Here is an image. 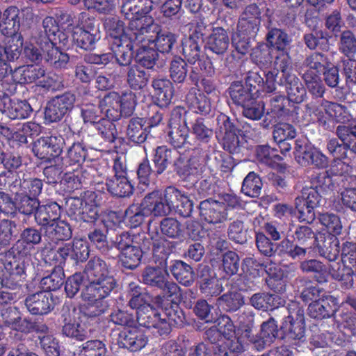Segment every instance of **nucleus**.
Here are the masks:
<instances>
[{
  "label": "nucleus",
  "instance_id": "bb28decb",
  "mask_svg": "<svg viewBox=\"0 0 356 356\" xmlns=\"http://www.w3.org/2000/svg\"><path fill=\"white\" fill-rule=\"evenodd\" d=\"M145 118L139 117H132L127 121L126 136L130 142L141 145L146 141L149 134Z\"/></svg>",
  "mask_w": 356,
  "mask_h": 356
},
{
  "label": "nucleus",
  "instance_id": "dca6fc26",
  "mask_svg": "<svg viewBox=\"0 0 356 356\" xmlns=\"http://www.w3.org/2000/svg\"><path fill=\"white\" fill-rule=\"evenodd\" d=\"M25 305L32 315H47L54 308L53 295L44 291L29 295L25 299Z\"/></svg>",
  "mask_w": 356,
  "mask_h": 356
},
{
  "label": "nucleus",
  "instance_id": "2f4dec72",
  "mask_svg": "<svg viewBox=\"0 0 356 356\" xmlns=\"http://www.w3.org/2000/svg\"><path fill=\"white\" fill-rule=\"evenodd\" d=\"M277 83L279 85L285 87L287 96L296 105L305 100L307 97V89L296 74L289 76L288 78L278 81Z\"/></svg>",
  "mask_w": 356,
  "mask_h": 356
},
{
  "label": "nucleus",
  "instance_id": "bf43d9fd",
  "mask_svg": "<svg viewBox=\"0 0 356 356\" xmlns=\"http://www.w3.org/2000/svg\"><path fill=\"white\" fill-rule=\"evenodd\" d=\"M274 52L266 43H259L252 49L250 59L259 67H266L271 64Z\"/></svg>",
  "mask_w": 356,
  "mask_h": 356
},
{
  "label": "nucleus",
  "instance_id": "13d9d810",
  "mask_svg": "<svg viewBox=\"0 0 356 356\" xmlns=\"http://www.w3.org/2000/svg\"><path fill=\"white\" fill-rule=\"evenodd\" d=\"M64 279V269L60 267H54L50 274H48L41 279L40 282V287L45 293L55 291L63 286Z\"/></svg>",
  "mask_w": 356,
  "mask_h": 356
},
{
  "label": "nucleus",
  "instance_id": "49530a36",
  "mask_svg": "<svg viewBox=\"0 0 356 356\" xmlns=\"http://www.w3.org/2000/svg\"><path fill=\"white\" fill-rule=\"evenodd\" d=\"M210 147L195 146L192 154L188 159L190 169L193 173V177L197 178L202 175L205 169V164L209 159Z\"/></svg>",
  "mask_w": 356,
  "mask_h": 356
},
{
  "label": "nucleus",
  "instance_id": "4be33fe9",
  "mask_svg": "<svg viewBox=\"0 0 356 356\" xmlns=\"http://www.w3.org/2000/svg\"><path fill=\"white\" fill-rule=\"evenodd\" d=\"M61 211L62 207L56 202L40 204L35 212V220L44 229L60 220Z\"/></svg>",
  "mask_w": 356,
  "mask_h": 356
},
{
  "label": "nucleus",
  "instance_id": "aec40b11",
  "mask_svg": "<svg viewBox=\"0 0 356 356\" xmlns=\"http://www.w3.org/2000/svg\"><path fill=\"white\" fill-rule=\"evenodd\" d=\"M38 43L43 52L45 61L56 70L66 69L70 61V56L67 53L63 52L58 47H54L49 40Z\"/></svg>",
  "mask_w": 356,
  "mask_h": 356
},
{
  "label": "nucleus",
  "instance_id": "69168bd1",
  "mask_svg": "<svg viewBox=\"0 0 356 356\" xmlns=\"http://www.w3.org/2000/svg\"><path fill=\"white\" fill-rule=\"evenodd\" d=\"M182 55L189 64L194 65L201 57L202 43L193 38H185L181 42Z\"/></svg>",
  "mask_w": 356,
  "mask_h": 356
},
{
  "label": "nucleus",
  "instance_id": "9b49d317",
  "mask_svg": "<svg viewBox=\"0 0 356 356\" xmlns=\"http://www.w3.org/2000/svg\"><path fill=\"white\" fill-rule=\"evenodd\" d=\"M32 13L29 8L19 10L17 6H8L1 12L0 19V31L3 35H15L21 34L19 30L22 24L26 21Z\"/></svg>",
  "mask_w": 356,
  "mask_h": 356
},
{
  "label": "nucleus",
  "instance_id": "864d4df0",
  "mask_svg": "<svg viewBox=\"0 0 356 356\" xmlns=\"http://www.w3.org/2000/svg\"><path fill=\"white\" fill-rule=\"evenodd\" d=\"M6 111L9 118L21 120L29 118L33 113V108L27 100L13 98L10 99Z\"/></svg>",
  "mask_w": 356,
  "mask_h": 356
},
{
  "label": "nucleus",
  "instance_id": "e433bc0d",
  "mask_svg": "<svg viewBox=\"0 0 356 356\" xmlns=\"http://www.w3.org/2000/svg\"><path fill=\"white\" fill-rule=\"evenodd\" d=\"M177 152L166 145L158 146L153 150L152 162L155 169V177L162 175L171 163Z\"/></svg>",
  "mask_w": 356,
  "mask_h": 356
},
{
  "label": "nucleus",
  "instance_id": "de8ad7c7",
  "mask_svg": "<svg viewBox=\"0 0 356 356\" xmlns=\"http://www.w3.org/2000/svg\"><path fill=\"white\" fill-rule=\"evenodd\" d=\"M280 257H288L293 260L305 257L307 248L298 245L296 241L285 238L276 244V253Z\"/></svg>",
  "mask_w": 356,
  "mask_h": 356
},
{
  "label": "nucleus",
  "instance_id": "09e8293b",
  "mask_svg": "<svg viewBox=\"0 0 356 356\" xmlns=\"http://www.w3.org/2000/svg\"><path fill=\"white\" fill-rule=\"evenodd\" d=\"M300 268L304 273L313 274L315 281L318 284H324L327 282V268L319 260L314 259L304 260L300 262Z\"/></svg>",
  "mask_w": 356,
  "mask_h": 356
},
{
  "label": "nucleus",
  "instance_id": "6e6552de",
  "mask_svg": "<svg viewBox=\"0 0 356 356\" xmlns=\"http://www.w3.org/2000/svg\"><path fill=\"white\" fill-rule=\"evenodd\" d=\"M75 100V95L70 92L53 97L44 109L45 122L49 124L60 121L73 108Z\"/></svg>",
  "mask_w": 356,
  "mask_h": 356
},
{
  "label": "nucleus",
  "instance_id": "b1692460",
  "mask_svg": "<svg viewBox=\"0 0 356 356\" xmlns=\"http://www.w3.org/2000/svg\"><path fill=\"white\" fill-rule=\"evenodd\" d=\"M143 244V248L134 245L120 253V260L124 268L134 270L140 264L143 254L150 248L151 239L145 238Z\"/></svg>",
  "mask_w": 356,
  "mask_h": 356
},
{
  "label": "nucleus",
  "instance_id": "412c9836",
  "mask_svg": "<svg viewBox=\"0 0 356 356\" xmlns=\"http://www.w3.org/2000/svg\"><path fill=\"white\" fill-rule=\"evenodd\" d=\"M156 97V104L165 108L169 106L175 95L173 83L165 77L154 78L152 81Z\"/></svg>",
  "mask_w": 356,
  "mask_h": 356
},
{
  "label": "nucleus",
  "instance_id": "7c9ffc66",
  "mask_svg": "<svg viewBox=\"0 0 356 356\" xmlns=\"http://www.w3.org/2000/svg\"><path fill=\"white\" fill-rule=\"evenodd\" d=\"M100 193L92 191H86V204H84L80 214V220L90 224H94L98 219V207L102 204Z\"/></svg>",
  "mask_w": 356,
  "mask_h": 356
},
{
  "label": "nucleus",
  "instance_id": "f03ea898",
  "mask_svg": "<svg viewBox=\"0 0 356 356\" xmlns=\"http://www.w3.org/2000/svg\"><path fill=\"white\" fill-rule=\"evenodd\" d=\"M306 113L310 117V119L308 120L309 122L316 123L320 127L327 131H331L333 128L330 125L332 118H334L338 122H345L349 120L346 106L325 99H322L321 107L307 105Z\"/></svg>",
  "mask_w": 356,
  "mask_h": 356
},
{
  "label": "nucleus",
  "instance_id": "c85d7f7f",
  "mask_svg": "<svg viewBox=\"0 0 356 356\" xmlns=\"http://www.w3.org/2000/svg\"><path fill=\"white\" fill-rule=\"evenodd\" d=\"M65 139H69L70 142L65 144L67 147V152L65 157V161L70 165H81L85 161L88 155V151L82 143L76 141L74 133L70 130L67 132Z\"/></svg>",
  "mask_w": 356,
  "mask_h": 356
},
{
  "label": "nucleus",
  "instance_id": "f8f14e48",
  "mask_svg": "<svg viewBox=\"0 0 356 356\" xmlns=\"http://www.w3.org/2000/svg\"><path fill=\"white\" fill-rule=\"evenodd\" d=\"M197 284L201 293L207 298L217 297L223 291L220 279L209 266H203L198 268Z\"/></svg>",
  "mask_w": 356,
  "mask_h": 356
},
{
  "label": "nucleus",
  "instance_id": "052dcab7",
  "mask_svg": "<svg viewBox=\"0 0 356 356\" xmlns=\"http://www.w3.org/2000/svg\"><path fill=\"white\" fill-rule=\"evenodd\" d=\"M149 216L143 201L140 204H132L124 211V220L131 228H136L142 225L146 217Z\"/></svg>",
  "mask_w": 356,
  "mask_h": 356
},
{
  "label": "nucleus",
  "instance_id": "680f3d73",
  "mask_svg": "<svg viewBox=\"0 0 356 356\" xmlns=\"http://www.w3.org/2000/svg\"><path fill=\"white\" fill-rule=\"evenodd\" d=\"M187 120L186 118L184 121V124H179V126H170V130L168 132V142L175 147V148H181L185 145L188 144L189 145H192V144L187 140V138L189 135V128L187 126Z\"/></svg>",
  "mask_w": 356,
  "mask_h": 356
},
{
  "label": "nucleus",
  "instance_id": "ddd939ff",
  "mask_svg": "<svg viewBox=\"0 0 356 356\" xmlns=\"http://www.w3.org/2000/svg\"><path fill=\"white\" fill-rule=\"evenodd\" d=\"M152 302L158 307H161L166 316L167 323L170 326V331L172 327H184L186 325L185 313L179 306V303L164 302L163 297L156 296Z\"/></svg>",
  "mask_w": 356,
  "mask_h": 356
},
{
  "label": "nucleus",
  "instance_id": "c756f323",
  "mask_svg": "<svg viewBox=\"0 0 356 356\" xmlns=\"http://www.w3.org/2000/svg\"><path fill=\"white\" fill-rule=\"evenodd\" d=\"M108 192L113 197H130L134 192V186L128 177H108L106 179Z\"/></svg>",
  "mask_w": 356,
  "mask_h": 356
},
{
  "label": "nucleus",
  "instance_id": "5701e85b",
  "mask_svg": "<svg viewBox=\"0 0 356 356\" xmlns=\"http://www.w3.org/2000/svg\"><path fill=\"white\" fill-rule=\"evenodd\" d=\"M129 20L128 28L134 35V40L140 42L147 40L146 37L153 32L155 26L158 24L154 22V19L152 15L134 16L131 17H125Z\"/></svg>",
  "mask_w": 356,
  "mask_h": 356
},
{
  "label": "nucleus",
  "instance_id": "79ce46f5",
  "mask_svg": "<svg viewBox=\"0 0 356 356\" xmlns=\"http://www.w3.org/2000/svg\"><path fill=\"white\" fill-rule=\"evenodd\" d=\"M149 79V72L142 69L140 66L133 65L129 67L127 83L131 90L135 91L143 90L147 86Z\"/></svg>",
  "mask_w": 356,
  "mask_h": 356
},
{
  "label": "nucleus",
  "instance_id": "774afa93",
  "mask_svg": "<svg viewBox=\"0 0 356 356\" xmlns=\"http://www.w3.org/2000/svg\"><path fill=\"white\" fill-rule=\"evenodd\" d=\"M212 348L215 356H243L244 352L243 344L238 339L227 341Z\"/></svg>",
  "mask_w": 356,
  "mask_h": 356
},
{
  "label": "nucleus",
  "instance_id": "6ab92c4d",
  "mask_svg": "<svg viewBox=\"0 0 356 356\" xmlns=\"http://www.w3.org/2000/svg\"><path fill=\"white\" fill-rule=\"evenodd\" d=\"M186 103L190 111L200 115H208L211 112V99L200 89L191 88L186 95Z\"/></svg>",
  "mask_w": 356,
  "mask_h": 356
},
{
  "label": "nucleus",
  "instance_id": "0e129e2a",
  "mask_svg": "<svg viewBox=\"0 0 356 356\" xmlns=\"http://www.w3.org/2000/svg\"><path fill=\"white\" fill-rule=\"evenodd\" d=\"M309 188H314L321 194L327 193L334 189V181L328 171L314 172L309 177Z\"/></svg>",
  "mask_w": 356,
  "mask_h": 356
},
{
  "label": "nucleus",
  "instance_id": "c03bdc74",
  "mask_svg": "<svg viewBox=\"0 0 356 356\" xmlns=\"http://www.w3.org/2000/svg\"><path fill=\"white\" fill-rule=\"evenodd\" d=\"M153 8L152 0H128L123 3L121 12L124 17L150 15Z\"/></svg>",
  "mask_w": 356,
  "mask_h": 356
},
{
  "label": "nucleus",
  "instance_id": "f257e3e1",
  "mask_svg": "<svg viewBox=\"0 0 356 356\" xmlns=\"http://www.w3.org/2000/svg\"><path fill=\"white\" fill-rule=\"evenodd\" d=\"M111 266L99 257H92L85 266L83 273L88 283L83 289L113 291L118 286L115 278L110 274Z\"/></svg>",
  "mask_w": 356,
  "mask_h": 356
},
{
  "label": "nucleus",
  "instance_id": "7ed1b4c3",
  "mask_svg": "<svg viewBox=\"0 0 356 356\" xmlns=\"http://www.w3.org/2000/svg\"><path fill=\"white\" fill-rule=\"evenodd\" d=\"M287 311L281 325V339L301 341L305 336V309L298 302L291 301L287 307L283 308Z\"/></svg>",
  "mask_w": 356,
  "mask_h": 356
},
{
  "label": "nucleus",
  "instance_id": "ea45409f",
  "mask_svg": "<svg viewBox=\"0 0 356 356\" xmlns=\"http://www.w3.org/2000/svg\"><path fill=\"white\" fill-rule=\"evenodd\" d=\"M271 112L275 113L278 117L296 115L300 107L291 101L286 95H275L270 100Z\"/></svg>",
  "mask_w": 356,
  "mask_h": 356
},
{
  "label": "nucleus",
  "instance_id": "6e6d98bb",
  "mask_svg": "<svg viewBox=\"0 0 356 356\" xmlns=\"http://www.w3.org/2000/svg\"><path fill=\"white\" fill-rule=\"evenodd\" d=\"M218 304L226 312H235L244 304V297L236 291H229L218 298Z\"/></svg>",
  "mask_w": 356,
  "mask_h": 356
},
{
  "label": "nucleus",
  "instance_id": "1a4fd4ad",
  "mask_svg": "<svg viewBox=\"0 0 356 356\" xmlns=\"http://www.w3.org/2000/svg\"><path fill=\"white\" fill-rule=\"evenodd\" d=\"M42 238L41 228L26 227L21 232L19 238L11 248V252L15 257L30 258L35 246L41 243Z\"/></svg>",
  "mask_w": 356,
  "mask_h": 356
},
{
  "label": "nucleus",
  "instance_id": "5fc2aeb1",
  "mask_svg": "<svg viewBox=\"0 0 356 356\" xmlns=\"http://www.w3.org/2000/svg\"><path fill=\"white\" fill-rule=\"evenodd\" d=\"M94 128L101 138L108 144L115 143L118 132L113 120L108 118H101L94 124Z\"/></svg>",
  "mask_w": 356,
  "mask_h": 356
},
{
  "label": "nucleus",
  "instance_id": "423d86ee",
  "mask_svg": "<svg viewBox=\"0 0 356 356\" xmlns=\"http://www.w3.org/2000/svg\"><path fill=\"white\" fill-rule=\"evenodd\" d=\"M70 142L60 134L43 136L33 143L32 151L42 162L51 163L61 154L64 145Z\"/></svg>",
  "mask_w": 356,
  "mask_h": 356
},
{
  "label": "nucleus",
  "instance_id": "4c0bfd02",
  "mask_svg": "<svg viewBox=\"0 0 356 356\" xmlns=\"http://www.w3.org/2000/svg\"><path fill=\"white\" fill-rule=\"evenodd\" d=\"M229 44V38L227 31L222 27L213 28L207 39V48L216 54L222 55L225 53Z\"/></svg>",
  "mask_w": 356,
  "mask_h": 356
},
{
  "label": "nucleus",
  "instance_id": "a18cd8bd",
  "mask_svg": "<svg viewBox=\"0 0 356 356\" xmlns=\"http://www.w3.org/2000/svg\"><path fill=\"white\" fill-rule=\"evenodd\" d=\"M266 44L275 51L289 50L291 40L288 33L278 28H271L266 35Z\"/></svg>",
  "mask_w": 356,
  "mask_h": 356
},
{
  "label": "nucleus",
  "instance_id": "39448f33",
  "mask_svg": "<svg viewBox=\"0 0 356 356\" xmlns=\"http://www.w3.org/2000/svg\"><path fill=\"white\" fill-rule=\"evenodd\" d=\"M112 291L102 289H83L81 297L86 302L80 309L83 316L87 319L99 322L100 317L109 309L108 302L105 299Z\"/></svg>",
  "mask_w": 356,
  "mask_h": 356
},
{
  "label": "nucleus",
  "instance_id": "a878e982",
  "mask_svg": "<svg viewBox=\"0 0 356 356\" xmlns=\"http://www.w3.org/2000/svg\"><path fill=\"white\" fill-rule=\"evenodd\" d=\"M43 188V181L41 179L36 177L22 179L19 176L15 179V184L11 187V193L14 195H26L38 197Z\"/></svg>",
  "mask_w": 356,
  "mask_h": 356
},
{
  "label": "nucleus",
  "instance_id": "a19ab883",
  "mask_svg": "<svg viewBox=\"0 0 356 356\" xmlns=\"http://www.w3.org/2000/svg\"><path fill=\"white\" fill-rule=\"evenodd\" d=\"M250 305L258 310L273 311L282 305V298L269 293H256L250 298Z\"/></svg>",
  "mask_w": 356,
  "mask_h": 356
},
{
  "label": "nucleus",
  "instance_id": "4468645a",
  "mask_svg": "<svg viewBox=\"0 0 356 356\" xmlns=\"http://www.w3.org/2000/svg\"><path fill=\"white\" fill-rule=\"evenodd\" d=\"M199 210L201 218L210 224L222 222L228 217L225 204L211 198L202 201Z\"/></svg>",
  "mask_w": 356,
  "mask_h": 356
},
{
  "label": "nucleus",
  "instance_id": "cd10ccee",
  "mask_svg": "<svg viewBox=\"0 0 356 356\" xmlns=\"http://www.w3.org/2000/svg\"><path fill=\"white\" fill-rule=\"evenodd\" d=\"M149 239H151L150 245H152L153 262L156 266L168 269V259L175 248L174 243L162 237Z\"/></svg>",
  "mask_w": 356,
  "mask_h": 356
},
{
  "label": "nucleus",
  "instance_id": "72a5a7b5",
  "mask_svg": "<svg viewBox=\"0 0 356 356\" xmlns=\"http://www.w3.org/2000/svg\"><path fill=\"white\" fill-rule=\"evenodd\" d=\"M44 237L50 243L58 244L60 241H65L72 236L71 226L65 220H59L54 224L47 226L44 229Z\"/></svg>",
  "mask_w": 356,
  "mask_h": 356
},
{
  "label": "nucleus",
  "instance_id": "58836bf2",
  "mask_svg": "<svg viewBox=\"0 0 356 356\" xmlns=\"http://www.w3.org/2000/svg\"><path fill=\"white\" fill-rule=\"evenodd\" d=\"M344 159H333L328 173L332 176L337 177L334 181L342 186L343 184H356V175H351L352 167L343 161Z\"/></svg>",
  "mask_w": 356,
  "mask_h": 356
},
{
  "label": "nucleus",
  "instance_id": "37998d69",
  "mask_svg": "<svg viewBox=\"0 0 356 356\" xmlns=\"http://www.w3.org/2000/svg\"><path fill=\"white\" fill-rule=\"evenodd\" d=\"M304 65L307 68L305 72L312 74V76H320L331 65V62L327 55L315 51L306 57Z\"/></svg>",
  "mask_w": 356,
  "mask_h": 356
},
{
  "label": "nucleus",
  "instance_id": "603ef678",
  "mask_svg": "<svg viewBox=\"0 0 356 356\" xmlns=\"http://www.w3.org/2000/svg\"><path fill=\"white\" fill-rule=\"evenodd\" d=\"M331 277L337 281L341 282L344 289H349L353 286L354 276L353 270L346 265L337 262L329 265L328 273Z\"/></svg>",
  "mask_w": 356,
  "mask_h": 356
},
{
  "label": "nucleus",
  "instance_id": "f3484780",
  "mask_svg": "<svg viewBox=\"0 0 356 356\" xmlns=\"http://www.w3.org/2000/svg\"><path fill=\"white\" fill-rule=\"evenodd\" d=\"M308 315L316 320L332 317L338 310V300L331 295H325L319 300L309 303Z\"/></svg>",
  "mask_w": 356,
  "mask_h": 356
},
{
  "label": "nucleus",
  "instance_id": "a211bd4d",
  "mask_svg": "<svg viewBox=\"0 0 356 356\" xmlns=\"http://www.w3.org/2000/svg\"><path fill=\"white\" fill-rule=\"evenodd\" d=\"M149 44H154L155 49L163 54L169 53L172 49L173 46L177 42V35L170 31L169 30L163 28L161 25L157 24L149 35V37H146Z\"/></svg>",
  "mask_w": 356,
  "mask_h": 356
},
{
  "label": "nucleus",
  "instance_id": "393cba45",
  "mask_svg": "<svg viewBox=\"0 0 356 356\" xmlns=\"http://www.w3.org/2000/svg\"><path fill=\"white\" fill-rule=\"evenodd\" d=\"M142 201L143 205H145L149 216L153 215L155 217L166 216L172 211L163 199L162 192L159 190H154L149 193Z\"/></svg>",
  "mask_w": 356,
  "mask_h": 356
},
{
  "label": "nucleus",
  "instance_id": "c9c22d12",
  "mask_svg": "<svg viewBox=\"0 0 356 356\" xmlns=\"http://www.w3.org/2000/svg\"><path fill=\"white\" fill-rule=\"evenodd\" d=\"M127 296L129 298V307L136 309V312L147 305H151V296L136 282H131L129 284Z\"/></svg>",
  "mask_w": 356,
  "mask_h": 356
},
{
  "label": "nucleus",
  "instance_id": "0eeeda50",
  "mask_svg": "<svg viewBox=\"0 0 356 356\" xmlns=\"http://www.w3.org/2000/svg\"><path fill=\"white\" fill-rule=\"evenodd\" d=\"M216 120L219 131L222 134L223 149L232 154L239 153L241 152L239 136H241L242 131L238 127V122L231 120L224 113L218 115Z\"/></svg>",
  "mask_w": 356,
  "mask_h": 356
},
{
  "label": "nucleus",
  "instance_id": "f704fd0d",
  "mask_svg": "<svg viewBox=\"0 0 356 356\" xmlns=\"http://www.w3.org/2000/svg\"><path fill=\"white\" fill-rule=\"evenodd\" d=\"M191 132L195 136L196 146L209 147L213 135V131L206 124V120L202 117H196L189 122Z\"/></svg>",
  "mask_w": 356,
  "mask_h": 356
},
{
  "label": "nucleus",
  "instance_id": "e2e57ef3",
  "mask_svg": "<svg viewBox=\"0 0 356 356\" xmlns=\"http://www.w3.org/2000/svg\"><path fill=\"white\" fill-rule=\"evenodd\" d=\"M273 58H275V67L277 71L276 73L280 75L278 81L294 75L291 73L293 67L289 50L274 52Z\"/></svg>",
  "mask_w": 356,
  "mask_h": 356
},
{
  "label": "nucleus",
  "instance_id": "338daca9",
  "mask_svg": "<svg viewBox=\"0 0 356 356\" xmlns=\"http://www.w3.org/2000/svg\"><path fill=\"white\" fill-rule=\"evenodd\" d=\"M336 135L340 140L345 141L351 147V152L356 154V120L339 125Z\"/></svg>",
  "mask_w": 356,
  "mask_h": 356
},
{
  "label": "nucleus",
  "instance_id": "2eb2a0df",
  "mask_svg": "<svg viewBox=\"0 0 356 356\" xmlns=\"http://www.w3.org/2000/svg\"><path fill=\"white\" fill-rule=\"evenodd\" d=\"M147 341L148 339L145 332L135 325L124 328L118 334L119 346L132 352L141 350L146 346Z\"/></svg>",
  "mask_w": 356,
  "mask_h": 356
},
{
  "label": "nucleus",
  "instance_id": "4d7b16f0",
  "mask_svg": "<svg viewBox=\"0 0 356 356\" xmlns=\"http://www.w3.org/2000/svg\"><path fill=\"white\" fill-rule=\"evenodd\" d=\"M257 159L270 168H275L283 160L276 148H271L268 145H258L255 149Z\"/></svg>",
  "mask_w": 356,
  "mask_h": 356
},
{
  "label": "nucleus",
  "instance_id": "3c124183",
  "mask_svg": "<svg viewBox=\"0 0 356 356\" xmlns=\"http://www.w3.org/2000/svg\"><path fill=\"white\" fill-rule=\"evenodd\" d=\"M170 271L174 278L185 286H191L194 281L192 267L181 260H175L170 266Z\"/></svg>",
  "mask_w": 356,
  "mask_h": 356
},
{
  "label": "nucleus",
  "instance_id": "20e7f679",
  "mask_svg": "<svg viewBox=\"0 0 356 356\" xmlns=\"http://www.w3.org/2000/svg\"><path fill=\"white\" fill-rule=\"evenodd\" d=\"M95 24V17L81 13L80 23L74 28L72 34V41L76 47L89 51L95 49L97 42L101 39V33Z\"/></svg>",
  "mask_w": 356,
  "mask_h": 356
},
{
  "label": "nucleus",
  "instance_id": "473e14b6",
  "mask_svg": "<svg viewBox=\"0 0 356 356\" xmlns=\"http://www.w3.org/2000/svg\"><path fill=\"white\" fill-rule=\"evenodd\" d=\"M143 282L151 287L162 289L166 284L168 269L158 266H147L142 272Z\"/></svg>",
  "mask_w": 356,
  "mask_h": 356
},
{
  "label": "nucleus",
  "instance_id": "9d476101",
  "mask_svg": "<svg viewBox=\"0 0 356 356\" xmlns=\"http://www.w3.org/2000/svg\"><path fill=\"white\" fill-rule=\"evenodd\" d=\"M160 307L149 305L136 312V320L140 326L151 329L154 328L159 336H167L170 329L165 318L161 317Z\"/></svg>",
  "mask_w": 356,
  "mask_h": 356
},
{
  "label": "nucleus",
  "instance_id": "8fccbe9b",
  "mask_svg": "<svg viewBox=\"0 0 356 356\" xmlns=\"http://www.w3.org/2000/svg\"><path fill=\"white\" fill-rule=\"evenodd\" d=\"M229 94L234 102L237 106L248 105L250 101L253 100L255 94L252 89L247 88L241 81H234L229 87Z\"/></svg>",
  "mask_w": 356,
  "mask_h": 356
}]
</instances>
